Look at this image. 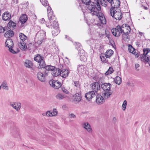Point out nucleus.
Listing matches in <instances>:
<instances>
[{"instance_id": "37998d69", "label": "nucleus", "mask_w": 150, "mask_h": 150, "mask_svg": "<svg viewBox=\"0 0 150 150\" xmlns=\"http://www.w3.org/2000/svg\"><path fill=\"white\" fill-rule=\"evenodd\" d=\"M127 104V101L126 100H125L123 102L122 105V108H123V110H125L126 108V106Z\"/></svg>"}, {"instance_id": "f03ea898", "label": "nucleus", "mask_w": 150, "mask_h": 150, "mask_svg": "<svg viewBox=\"0 0 150 150\" xmlns=\"http://www.w3.org/2000/svg\"><path fill=\"white\" fill-rule=\"evenodd\" d=\"M110 85L109 83H105L101 85V87L104 92L102 95L105 99L108 98L112 93V91L110 90Z\"/></svg>"}, {"instance_id": "1a4fd4ad", "label": "nucleus", "mask_w": 150, "mask_h": 150, "mask_svg": "<svg viewBox=\"0 0 150 150\" xmlns=\"http://www.w3.org/2000/svg\"><path fill=\"white\" fill-rule=\"evenodd\" d=\"M50 83V85L57 89H58L61 86V83L57 80H53Z\"/></svg>"}, {"instance_id": "39448f33", "label": "nucleus", "mask_w": 150, "mask_h": 150, "mask_svg": "<svg viewBox=\"0 0 150 150\" xmlns=\"http://www.w3.org/2000/svg\"><path fill=\"white\" fill-rule=\"evenodd\" d=\"M122 33L124 34L122 35V37L124 38H127V35L130 32L131 28L129 26L126 24H123L121 26Z\"/></svg>"}, {"instance_id": "a878e982", "label": "nucleus", "mask_w": 150, "mask_h": 150, "mask_svg": "<svg viewBox=\"0 0 150 150\" xmlns=\"http://www.w3.org/2000/svg\"><path fill=\"white\" fill-rule=\"evenodd\" d=\"M20 21L22 24H24L27 21L28 17L26 15L23 14L20 18Z\"/></svg>"}, {"instance_id": "6e6d98bb", "label": "nucleus", "mask_w": 150, "mask_h": 150, "mask_svg": "<svg viewBox=\"0 0 150 150\" xmlns=\"http://www.w3.org/2000/svg\"><path fill=\"white\" fill-rule=\"evenodd\" d=\"M39 22L40 23L43 24L45 22V19L44 18H42L40 20Z\"/></svg>"}, {"instance_id": "de8ad7c7", "label": "nucleus", "mask_w": 150, "mask_h": 150, "mask_svg": "<svg viewBox=\"0 0 150 150\" xmlns=\"http://www.w3.org/2000/svg\"><path fill=\"white\" fill-rule=\"evenodd\" d=\"M47 14H48V13H53V11L52 10L51 7L50 6H49L47 8Z\"/></svg>"}, {"instance_id": "9b49d317", "label": "nucleus", "mask_w": 150, "mask_h": 150, "mask_svg": "<svg viewBox=\"0 0 150 150\" xmlns=\"http://www.w3.org/2000/svg\"><path fill=\"white\" fill-rule=\"evenodd\" d=\"M51 22L48 23L46 24V25L47 27L51 28H59V25L57 21L54 20L53 23H51Z\"/></svg>"}, {"instance_id": "f704fd0d", "label": "nucleus", "mask_w": 150, "mask_h": 150, "mask_svg": "<svg viewBox=\"0 0 150 150\" xmlns=\"http://www.w3.org/2000/svg\"><path fill=\"white\" fill-rule=\"evenodd\" d=\"M19 37L22 42H24L27 38V36L22 33H20Z\"/></svg>"}, {"instance_id": "5fc2aeb1", "label": "nucleus", "mask_w": 150, "mask_h": 150, "mask_svg": "<svg viewBox=\"0 0 150 150\" xmlns=\"http://www.w3.org/2000/svg\"><path fill=\"white\" fill-rule=\"evenodd\" d=\"M49 67H52V66L49 65L46 66V64H45L44 67L43 68H45L46 70L49 71Z\"/></svg>"}, {"instance_id": "4d7b16f0", "label": "nucleus", "mask_w": 150, "mask_h": 150, "mask_svg": "<svg viewBox=\"0 0 150 150\" xmlns=\"http://www.w3.org/2000/svg\"><path fill=\"white\" fill-rule=\"evenodd\" d=\"M55 67L54 66H52V67H49V71H52L54 69H55Z\"/></svg>"}, {"instance_id": "603ef678", "label": "nucleus", "mask_w": 150, "mask_h": 150, "mask_svg": "<svg viewBox=\"0 0 150 150\" xmlns=\"http://www.w3.org/2000/svg\"><path fill=\"white\" fill-rule=\"evenodd\" d=\"M5 30V28L0 26V33H3Z\"/></svg>"}, {"instance_id": "c9c22d12", "label": "nucleus", "mask_w": 150, "mask_h": 150, "mask_svg": "<svg viewBox=\"0 0 150 150\" xmlns=\"http://www.w3.org/2000/svg\"><path fill=\"white\" fill-rule=\"evenodd\" d=\"M114 71L113 68L112 67H110L108 71L105 73V75L106 76L108 75L112 74Z\"/></svg>"}, {"instance_id": "412c9836", "label": "nucleus", "mask_w": 150, "mask_h": 150, "mask_svg": "<svg viewBox=\"0 0 150 150\" xmlns=\"http://www.w3.org/2000/svg\"><path fill=\"white\" fill-rule=\"evenodd\" d=\"M60 69L57 68H56L55 67V69H54L52 73V75L54 77H56L59 75H60Z\"/></svg>"}, {"instance_id": "a19ab883", "label": "nucleus", "mask_w": 150, "mask_h": 150, "mask_svg": "<svg viewBox=\"0 0 150 150\" xmlns=\"http://www.w3.org/2000/svg\"><path fill=\"white\" fill-rule=\"evenodd\" d=\"M40 1L42 5L44 6H47L48 4L47 0H40Z\"/></svg>"}, {"instance_id": "e433bc0d", "label": "nucleus", "mask_w": 150, "mask_h": 150, "mask_svg": "<svg viewBox=\"0 0 150 150\" xmlns=\"http://www.w3.org/2000/svg\"><path fill=\"white\" fill-rule=\"evenodd\" d=\"M16 24L12 21H10L8 23V26L10 28H11V27L13 28L16 26Z\"/></svg>"}, {"instance_id": "2f4dec72", "label": "nucleus", "mask_w": 150, "mask_h": 150, "mask_svg": "<svg viewBox=\"0 0 150 150\" xmlns=\"http://www.w3.org/2000/svg\"><path fill=\"white\" fill-rule=\"evenodd\" d=\"M53 29L52 31V34L53 36H55L57 35L60 32V30L59 28H53Z\"/></svg>"}, {"instance_id": "09e8293b", "label": "nucleus", "mask_w": 150, "mask_h": 150, "mask_svg": "<svg viewBox=\"0 0 150 150\" xmlns=\"http://www.w3.org/2000/svg\"><path fill=\"white\" fill-rule=\"evenodd\" d=\"M21 5L22 7H23L24 8H27L28 7V3H26L22 4Z\"/></svg>"}, {"instance_id": "c85d7f7f", "label": "nucleus", "mask_w": 150, "mask_h": 150, "mask_svg": "<svg viewBox=\"0 0 150 150\" xmlns=\"http://www.w3.org/2000/svg\"><path fill=\"white\" fill-rule=\"evenodd\" d=\"M113 51L111 49L107 50L104 54L108 58H110L113 54Z\"/></svg>"}, {"instance_id": "774afa93", "label": "nucleus", "mask_w": 150, "mask_h": 150, "mask_svg": "<svg viewBox=\"0 0 150 150\" xmlns=\"http://www.w3.org/2000/svg\"><path fill=\"white\" fill-rule=\"evenodd\" d=\"M142 6L143 7V8H144L145 9V10H147L148 9V8L147 7H145L144 6Z\"/></svg>"}, {"instance_id": "2eb2a0df", "label": "nucleus", "mask_w": 150, "mask_h": 150, "mask_svg": "<svg viewBox=\"0 0 150 150\" xmlns=\"http://www.w3.org/2000/svg\"><path fill=\"white\" fill-rule=\"evenodd\" d=\"M74 101L77 103H79L81 101L82 97L81 93H76L74 96Z\"/></svg>"}, {"instance_id": "864d4df0", "label": "nucleus", "mask_w": 150, "mask_h": 150, "mask_svg": "<svg viewBox=\"0 0 150 150\" xmlns=\"http://www.w3.org/2000/svg\"><path fill=\"white\" fill-rule=\"evenodd\" d=\"M52 112L54 116L56 115L57 114V112L56 109H54L53 111H52Z\"/></svg>"}, {"instance_id": "a211bd4d", "label": "nucleus", "mask_w": 150, "mask_h": 150, "mask_svg": "<svg viewBox=\"0 0 150 150\" xmlns=\"http://www.w3.org/2000/svg\"><path fill=\"white\" fill-rule=\"evenodd\" d=\"M25 67L28 68H31L33 66V63L31 61L29 60H26L24 63Z\"/></svg>"}, {"instance_id": "e2e57ef3", "label": "nucleus", "mask_w": 150, "mask_h": 150, "mask_svg": "<svg viewBox=\"0 0 150 150\" xmlns=\"http://www.w3.org/2000/svg\"><path fill=\"white\" fill-rule=\"evenodd\" d=\"M42 115L44 116H47V112L46 113H43Z\"/></svg>"}, {"instance_id": "052dcab7", "label": "nucleus", "mask_w": 150, "mask_h": 150, "mask_svg": "<svg viewBox=\"0 0 150 150\" xmlns=\"http://www.w3.org/2000/svg\"><path fill=\"white\" fill-rule=\"evenodd\" d=\"M47 116L49 117V115L50 114V111H47Z\"/></svg>"}, {"instance_id": "338daca9", "label": "nucleus", "mask_w": 150, "mask_h": 150, "mask_svg": "<svg viewBox=\"0 0 150 150\" xmlns=\"http://www.w3.org/2000/svg\"><path fill=\"white\" fill-rule=\"evenodd\" d=\"M65 38L67 39H68L69 40V37L68 36H67V35H65Z\"/></svg>"}, {"instance_id": "4c0bfd02", "label": "nucleus", "mask_w": 150, "mask_h": 150, "mask_svg": "<svg viewBox=\"0 0 150 150\" xmlns=\"http://www.w3.org/2000/svg\"><path fill=\"white\" fill-rule=\"evenodd\" d=\"M143 55H147L150 52V49L148 48H144L143 49Z\"/></svg>"}, {"instance_id": "49530a36", "label": "nucleus", "mask_w": 150, "mask_h": 150, "mask_svg": "<svg viewBox=\"0 0 150 150\" xmlns=\"http://www.w3.org/2000/svg\"><path fill=\"white\" fill-rule=\"evenodd\" d=\"M74 86L77 88H79L80 87V85L78 81L74 82Z\"/></svg>"}, {"instance_id": "c756f323", "label": "nucleus", "mask_w": 150, "mask_h": 150, "mask_svg": "<svg viewBox=\"0 0 150 150\" xmlns=\"http://www.w3.org/2000/svg\"><path fill=\"white\" fill-rule=\"evenodd\" d=\"M114 81L116 84L119 85L121 83L122 79L120 77L117 76L114 79Z\"/></svg>"}, {"instance_id": "8fccbe9b", "label": "nucleus", "mask_w": 150, "mask_h": 150, "mask_svg": "<svg viewBox=\"0 0 150 150\" xmlns=\"http://www.w3.org/2000/svg\"><path fill=\"white\" fill-rule=\"evenodd\" d=\"M69 117L71 118L75 119L76 118V116L74 114L71 113L69 115Z\"/></svg>"}, {"instance_id": "72a5a7b5", "label": "nucleus", "mask_w": 150, "mask_h": 150, "mask_svg": "<svg viewBox=\"0 0 150 150\" xmlns=\"http://www.w3.org/2000/svg\"><path fill=\"white\" fill-rule=\"evenodd\" d=\"M128 50L129 52L134 54L135 53V49L130 45H128Z\"/></svg>"}, {"instance_id": "dca6fc26", "label": "nucleus", "mask_w": 150, "mask_h": 150, "mask_svg": "<svg viewBox=\"0 0 150 150\" xmlns=\"http://www.w3.org/2000/svg\"><path fill=\"white\" fill-rule=\"evenodd\" d=\"M36 38H38V40L40 41V42H42L45 38V33L43 32H42V33L38 32L37 34Z\"/></svg>"}, {"instance_id": "5701e85b", "label": "nucleus", "mask_w": 150, "mask_h": 150, "mask_svg": "<svg viewBox=\"0 0 150 150\" xmlns=\"http://www.w3.org/2000/svg\"><path fill=\"white\" fill-rule=\"evenodd\" d=\"M5 44L6 46L8 48L12 47L13 46V42L12 39H8L6 41Z\"/></svg>"}, {"instance_id": "0eeeda50", "label": "nucleus", "mask_w": 150, "mask_h": 150, "mask_svg": "<svg viewBox=\"0 0 150 150\" xmlns=\"http://www.w3.org/2000/svg\"><path fill=\"white\" fill-rule=\"evenodd\" d=\"M105 2L107 1V6L108 2L111 4L112 7V8H114V9L118 8L120 4V0H105Z\"/></svg>"}, {"instance_id": "6e6552de", "label": "nucleus", "mask_w": 150, "mask_h": 150, "mask_svg": "<svg viewBox=\"0 0 150 150\" xmlns=\"http://www.w3.org/2000/svg\"><path fill=\"white\" fill-rule=\"evenodd\" d=\"M91 88L95 93L97 94V92L100 89V85L98 82L92 83L91 84Z\"/></svg>"}, {"instance_id": "bf43d9fd", "label": "nucleus", "mask_w": 150, "mask_h": 150, "mask_svg": "<svg viewBox=\"0 0 150 150\" xmlns=\"http://www.w3.org/2000/svg\"><path fill=\"white\" fill-rule=\"evenodd\" d=\"M53 115L52 114V111H50V114L49 115V117L53 116Z\"/></svg>"}, {"instance_id": "6ab92c4d", "label": "nucleus", "mask_w": 150, "mask_h": 150, "mask_svg": "<svg viewBox=\"0 0 150 150\" xmlns=\"http://www.w3.org/2000/svg\"><path fill=\"white\" fill-rule=\"evenodd\" d=\"M18 45L22 50L26 51L27 49L26 43L24 42H20L18 43Z\"/></svg>"}, {"instance_id": "9d476101", "label": "nucleus", "mask_w": 150, "mask_h": 150, "mask_svg": "<svg viewBox=\"0 0 150 150\" xmlns=\"http://www.w3.org/2000/svg\"><path fill=\"white\" fill-rule=\"evenodd\" d=\"M96 93L94 91H91L88 92L85 94V97L88 100H90L91 99L96 96Z\"/></svg>"}, {"instance_id": "7ed1b4c3", "label": "nucleus", "mask_w": 150, "mask_h": 150, "mask_svg": "<svg viewBox=\"0 0 150 150\" xmlns=\"http://www.w3.org/2000/svg\"><path fill=\"white\" fill-rule=\"evenodd\" d=\"M110 11L111 16L116 20H120L122 18V13L119 8L114 9V8H111Z\"/></svg>"}, {"instance_id": "473e14b6", "label": "nucleus", "mask_w": 150, "mask_h": 150, "mask_svg": "<svg viewBox=\"0 0 150 150\" xmlns=\"http://www.w3.org/2000/svg\"><path fill=\"white\" fill-rule=\"evenodd\" d=\"M1 86L4 89L8 90L7 83L6 81H3L1 85Z\"/></svg>"}, {"instance_id": "4468645a", "label": "nucleus", "mask_w": 150, "mask_h": 150, "mask_svg": "<svg viewBox=\"0 0 150 150\" xmlns=\"http://www.w3.org/2000/svg\"><path fill=\"white\" fill-rule=\"evenodd\" d=\"M82 127L85 129L89 133H91L92 130L90 124L87 122H85L82 124Z\"/></svg>"}, {"instance_id": "bb28decb", "label": "nucleus", "mask_w": 150, "mask_h": 150, "mask_svg": "<svg viewBox=\"0 0 150 150\" xmlns=\"http://www.w3.org/2000/svg\"><path fill=\"white\" fill-rule=\"evenodd\" d=\"M100 58L101 61L105 63H106L108 62V60L107 58H108L104 54H101L100 56Z\"/></svg>"}, {"instance_id": "13d9d810", "label": "nucleus", "mask_w": 150, "mask_h": 150, "mask_svg": "<svg viewBox=\"0 0 150 150\" xmlns=\"http://www.w3.org/2000/svg\"><path fill=\"white\" fill-rule=\"evenodd\" d=\"M139 67V65L138 64H135V68L137 70H138V69H137V68Z\"/></svg>"}, {"instance_id": "f3484780", "label": "nucleus", "mask_w": 150, "mask_h": 150, "mask_svg": "<svg viewBox=\"0 0 150 150\" xmlns=\"http://www.w3.org/2000/svg\"><path fill=\"white\" fill-rule=\"evenodd\" d=\"M11 15L8 12H5L2 15V19L5 21H9L11 18Z\"/></svg>"}, {"instance_id": "c03bdc74", "label": "nucleus", "mask_w": 150, "mask_h": 150, "mask_svg": "<svg viewBox=\"0 0 150 150\" xmlns=\"http://www.w3.org/2000/svg\"><path fill=\"white\" fill-rule=\"evenodd\" d=\"M61 89L63 92L65 93L68 94L69 93V92L68 90L66 89L64 87H62Z\"/></svg>"}, {"instance_id": "0e129e2a", "label": "nucleus", "mask_w": 150, "mask_h": 150, "mask_svg": "<svg viewBox=\"0 0 150 150\" xmlns=\"http://www.w3.org/2000/svg\"><path fill=\"white\" fill-rule=\"evenodd\" d=\"M113 121L116 122V119L115 117H114L113 118Z\"/></svg>"}, {"instance_id": "b1692460", "label": "nucleus", "mask_w": 150, "mask_h": 150, "mask_svg": "<svg viewBox=\"0 0 150 150\" xmlns=\"http://www.w3.org/2000/svg\"><path fill=\"white\" fill-rule=\"evenodd\" d=\"M14 32L11 30H9L6 32L4 34V36L6 38H10L13 36Z\"/></svg>"}, {"instance_id": "ea45409f", "label": "nucleus", "mask_w": 150, "mask_h": 150, "mask_svg": "<svg viewBox=\"0 0 150 150\" xmlns=\"http://www.w3.org/2000/svg\"><path fill=\"white\" fill-rule=\"evenodd\" d=\"M80 58L81 61L85 62L87 60V58L86 54L80 55Z\"/></svg>"}, {"instance_id": "680f3d73", "label": "nucleus", "mask_w": 150, "mask_h": 150, "mask_svg": "<svg viewBox=\"0 0 150 150\" xmlns=\"http://www.w3.org/2000/svg\"><path fill=\"white\" fill-rule=\"evenodd\" d=\"M47 73L48 72H47L46 71H45L44 72V75L45 76V77L47 76Z\"/></svg>"}, {"instance_id": "20e7f679", "label": "nucleus", "mask_w": 150, "mask_h": 150, "mask_svg": "<svg viewBox=\"0 0 150 150\" xmlns=\"http://www.w3.org/2000/svg\"><path fill=\"white\" fill-rule=\"evenodd\" d=\"M43 59V56L40 54H38L35 56L34 59L35 61L39 63L38 67L39 69H42L45 67V63Z\"/></svg>"}, {"instance_id": "f257e3e1", "label": "nucleus", "mask_w": 150, "mask_h": 150, "mask_svg": "<svg viewBox=\"0 0 150 150\" xmlns=\"http://www.w3.org/2000/svg\"><path fill=\"white\" fill-rule=\"evenodd\" d=\"M82 3L88 5L87 8L90 11V13L93 16H97L100 21V23L98 24V26L102 27L103 25L106 23V20L104 15L101 12H99L101 9L100 4L104 7L107 6V1L105 0H97L93 2L91 0H81Z\"/></svg>"}, {"instance_id": "3c124183", "label": "nucleus", "mask_w": 150, "mask_h": 150, "mask_svg": "<svg viewBox=\"0 0 150 150\" xmlns=\"http://www.w3.org/2000/svg\"><path fill=\"white\" fill-rule=\"evenodd\" d=\"M18 3V0H12L11 3L13 5L17 4Z\"/></svg>"}, {"instance_id": "f8f14e48", "label": "nucleus", "mask_w": 150, "mask_h": 150, "mask_svg": "<svg viewBox=\"0 0 150 150\" xmlns=\"http://www.w3.org/2000/svg\"><path fill=\"white\" fill-rule=\"evenodd\" d=\"M10 105L17 111L19 110L21 107V104L19 102H11Z\"/></svg>"}, {"instance_id": "7c9ffc66", "label": "nucleus", "mask_w": 150, "mask_h": 150, "mask_svg": "<svg viewBox=\"0 0 150 150\" xmlns=\"http://www.w3.org/2000/svg\"><path fill=\"white\" fill-rule=\"evenodd\" d=\"M47 16L50 21L54 20L56 19L55 16L53 13H49L48 14H47Z\"/></svg>"}, {"instance_id": "a18cd8bd", "label": "nucleus", "mask_w": 150, "mask_h": 150, "mask_svg": "<svg viewBox=\"0 0 150 150\" xmlns=\"http://www.w3.org/2000/svg\"><path fill=\"white\" fill-rule=\"evenodd\" d=\"M79 54L80 56V55L86 54L83 50H79Z\"/></svg>"}, {"instance_id": "58836bf2", "label": "nucleus", "mask_w": 150, "mask_h": 150, "mask_svg": "<svg viewBox=\"0 0 150 150\" xmlns=\"http://www.w3.org/2000/svg\"><path fill=\"white\" fill-rule=\"evenodd\" d=\"M65 97L64 95L60 93H59L56 96V98L59 100L65 98Z\"/></svg>"}, {"instance_id": "393cba45", "label": "nucleus", "mask_w": 150, "mask_h": 150, "mask_svg": "<svg viewBox=\"0 0 150 150\" xmlns=\"http://www.w3.org/2000/svg\"><path fill=\"white\" fill-rule=\"evenodd\" d=\"M77 70L79 74H81L84 71V66L82 65H79L78 66Z\"/></svg>"}, {"instance_id": "4be33fe9", "label": "nucleus", "mask_w": 150, "mask_h": 150, "mask_svg": "<svg viewBox=\"0 0 150 150\" xmlns=\"http://www.w3.org/2000/svg\"><path fill=\"white\" fill-rule=\"evenodd\" d=\"M69 71L65 69H63L60 71V76L63 78H65L68 76Z\"/></svg>"}, {"instance_id": "423d86ee", "label": "nucleus", "mask_w": 150, "mask_h": 150, "mask_svg": "<svg viewBox=\"0 0 150 150\" xmlns=\"http://www.w3.org/2000/svg\"><path fill=\"white\" fill-rule=\"evenodd\" d=\"M122 30L121 26L120 25H117L116 28H112L111 30V31L114 36L118 37L120 35L121 33H122Z\"/></svg>"}, {"instance_id": "69168bd1", "label": "nucleus", "mask_w": 150, "mask_h": 150, "mask_svg": "<svg viewBox=\"0 0 150 150\" xmlns=\"http://www.w3.org/2000/svg\"><path fill=\"white\" fill-rule=\"evenodd\" d=\"M62 118L64 121H65L66 119V118L65 117H62Z\"/></svg>"}, {"instance_id": "ddd939ff", "label": "nucleus", "mask_w": 150, "mask_h": 150, "mask_svg": "<svg viewBox=\"0 0 150 150\" xmlns=\"http://www.w3.org/2000/svg\"><path fill=\"white\" fill-rule=\"evenodd\" d=\"M104 97L102 95L98 94L96 96V101L98 104H100L103 103L105 101Z\"/></svg>"}, {"instance_id": "aec40b11", "label": "nucleus", "mask_w": 150, "mask_h": 150, "mask_svg": "<svg viewBox=\"0 0 150 150\" xmlns=\"http://www.w3.org/2000/svg\"><path fill=\"white\" fill-rule=\"evenodd\" d=\"M37 77L39 80L41 81L44 82L45 80V76H44V74L41 72L38 73Z\"/></svg>"}, {"instance_id": "cd10ccee", "label": "nucleus", "mask_w": 150, "mask_h": 150, "mask_svg": "<svg viewBox=\"0 0 150 150\" xmlns=\"http://www.w3.org/2000/svg\"><path fill=\"white\" fill-rule=\"evenodd\" d=\"M150 57L149 55H144L143 54L142 55V56L140 57L141 60L144 62H148L149 60Z\"/></svg>"}, {"instance_id": "79ce46f5", "label": "nucleus", "mask_w": 150, "mask_h": 150, "mask_svg": "<svg viewBox=\"0 0 150 150\" xmlns=\"http://www.w3.org/2000/svg\"><path fill=\"white\" fill-rule=\"evenodd\" d=\"M12 47L9 48V51L13 54H16L19 52V50H18L17 51H14L13 49H12Z\"/></svg>"}]
</instances>
